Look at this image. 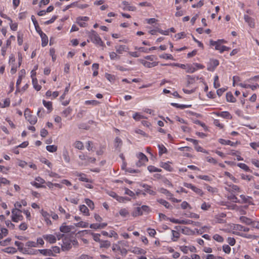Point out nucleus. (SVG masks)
I'll use <instances>...</instances> for the list:
<instances>
[{
  "instance_id": "052dcab7",
  "label": "nucleus",
  "mask_w": 259,
  "mask_h": 259,
  "mask_svg": "<svg viewBox=\"0 0 259 259\" xmlns=\"http://www.w3.org/2000/svg\"><path fill=\"white\" fill-rule=\"evenodd\" d=\"M30 184L32 186L36 187V188H46V186L41 185L40 184H39L38 182H31L30 183Z\"/></svg>"
},
{
  "instance_id": "393cba45",
  "label": "nucleus",
  "mask_w": 259,
  "mask_h": 259,
  "mask_svg": "<svg viewBox=\"0 0 259 259\" xmlns=\"http://www.w3.org/2000/svg\"><path fill=\"white\" fill-rule=\"evenodd\" d=\"M128 50V48L125 45H120L116 47V51L118 54H122L123 52H126Z\"/></svg>"
},
{
  "instance_id": "473e14b6",
  "label": "nucleus",
  "mask_w": 259,
  "mask_h": 259,
  "mask_svg": "<svg viewBox=\"0 0 259 259\" xmlns=\"http://www.w3.org/2000/svg\"><path fill=\"white\" fill-rule=\"evenodd\" d=\"M43 105L45 107H46L50 112H51L53 110L52 108V103L50 101H46L45 100L42 101Z\"/></svg>"
},
{
  "instance_id": "7ed1b4c3",
  "label": "nucleus",
  "mask_w": 259,
  "mask_h": 259,
  "mask_svg": "<svg viewBox=\"0 0 259 259\" xmlns=\"http://www.w3.org/2000/svg\"><path fill=\"white\" fill-rule=\"evenodd\" d=\"M22 211L17 208L13 209L12 210V220L14 222H18L19 221H22L23 217L21 214Z\"/></svg>"
},
{
  "instance_id": "8fccbe9b",
  "label": "nucleus",
  "mask_w": 259,
  "mask_h": 259,
  "mask_svg": "<svg viewBox=\"0 0 259 259\" xmlns=\"http://www.w3.org/2000/svg\"><path fill=\"white\" fill-rule=\"evenodd\" d=\"M213 239L218 242H223L224 241L223 237L217 234L213 236Z\"/></svg>"
},
{
  "instance_id": "6e6552de",
  "label": "nucleus",
  "mask_w": 259,
  "mask_h": 259,
  "mask_svg": "<svg viewBox=\"0 0 259 259\" xmlns=\"http://www.w3.org/2000/svg\"><path fill=\"white\" fill-rule=\"evenodd\" d=\"M89 18L87 16L78 17L76 19L77 23L81 27H85L87 24L83 21H88Z\"/></svg>"
},
{
  "instance_id": "20e7f679",
  "label": "nucleus",
  "mask_w": 259,
  "mask_h": 259,
  "mask_svg": "<svg viewBox=\"0 0 259 259\" xmlns=\"http://www.w3.org/2000/svg\"><path fill=\"white\" fill-rule=\"evenodd\" d=\"M72 240L65 237L63 240V243L61 245L62 249L63 251H68L72 247L71 244Z\"/></svg>"
},
{
  "instance_id": "49530a36",
  "label": "nucleus",
  "mask_w": 259,
  "mask_h": 259,
  "mask_svg": "<svg viewBox=\"0 0 259 259\" xmlns=\"http://www.w3.org/2000/svg\"><path fill=\"white\" fill-rule=\"evenodd\" d=\"M116 200L119 202H124L125 201H130V198L127 197H122L117 195Z\"/></svg>"
},
{
  "instance_id": "7c9ffc66",
  "label": "nucleus",
  "mask_w": 259,
  "mask_h": 259,
  "mask_svg": "<svg viewBox=\"0 0 259 259\" xmlns=\"http://www.w3.org/2000/svg\"><path fill=\"white\" fill-rule=\"evenodd\" d=\"M240 220L242 223L245 224L246 225H250L252 223L251 219L244 216L241 217L240 218Z\"/></svg>"
},
{
  "instance_id": "e433bc0d",
  "label": "nucleus",
  "mask_w": 259,
  "mask_h": 259,
  "mask_svg": "<svg viewBox=\"0 0 259 259\" xmlns=\"http://www.w3.org/2000/svg\"><path fill=\"white\" fill-rule=\"evenodd\" d=\"M32 84L34 88L37 91L40 90L41 87L37 83V79L32 78Z\"/></svg>"
},
{
  "instance_id": "6e6d98bb",
  "label": "nucleus",
  "mask_w": 259,
  "mask_h": 259,
  "mask_svg": "<svg viewBox=\"0 0 259 259\" xmlns=\"http://www.w3.org/2000/svg\"><path fill=\"white\" fill-rule=\"evenodd\" d=\"M205 188L207 189V190L211 193H215L217 192V189L215 188H213L207 184L205 185Z\"/></svg>"
},
{
  "instance_id": "6ab92c4d",
  "label": "nucleus",
  "mask_w": 259,
  "mask_h": 259,
  "mask_svg": "<svg viewBox=\"0 0 259 259\" xmlns=\"http://www.w3.org/2000/svg\"><path fill=\"white\" fill-rule=\"evenodd\" d=\"M226 190L229 192H240L241 191L240 188L237 185H231L229 186V188H226Z\"/></svg>"
},
{
  "instance_id": "5701e85b",
  "label": "nucleus",
  "mask_w": 259,
  "mask_h": 259,
  "mask_svg": "<svg viewBox=\"0 0 259 259\" xmlns=\"http://www.w3.org/2000/svg\"><path fill=\"white\" fill-rule=\"evenodd\" d=\"M76 176L79 177V180L82 182H89L90 180L87 178L86 175L82 173L77 172L76 175Z\"/></svg>"
},
{
  "instance_id": "412c9836",
  "label": "nucleus",
  "mask_w": 259,
  "mask_h": 259,
  "mask_svg": "<svg viewBox=\"0 0 259 259\" xmlns=\"http://www.w3.org/2000/svg\"><path fill=\"white\" fill-rule=\"evenodd\" d=\"M41 39V46L42 47H46L48 43V38L47 35L44 33L40 35Z\"/></svg>"
},
{
  "instance_id": "4be33fe9",
  "label": "nucleus",
  "mask_w": 259,
  "mask_h": 259,
  "mask_svg": "<svg viewBox=\"0 0 259 259\" xmlns=\"http://www.w3.org/2000/svg\"><path fill=\"white\" fill-rule=\"evenodd\" d=\"M210 45L211 46H214L215 47V49L216 50H218L220 51V52H221V47L222 46L221 45V44L220 42H219V41H213L212 40H210Z\"/></svg>"
},
{
  "instance_id": "9b49d317",
  "label": "nucleus",
  "mask_w": 259,
  "mask_h": 259,
  "mask_svg": "<svg viewBox=\"0 0 259 259\" xmlns=\"http://www.w3.org/2000/svg\"><path fill=\"white\" fill-rule=\"evenodd\" d=\"M218 141L222 145H230L233 147L236 146V145L239 143L238 141L235 143L231 141L230 140H227L223 139H219Z\"/></svg>"
},
{
  "instance_id": "dca6fc26",
  "label": "nucleus",
  "mask_w": 259,
  "mask_h": 259,
  "mask_svg": "<svg viewBox=\"0 0 259 259\" xmlns=\"http://www.w3.org/2000/svg\"><path fill=\"white\" fill-rule=\"evenodd\" d=\"M96 158L88 156L87 162H81L78 163L79 166H87L90 163H94L96 162Z\"/></svg>"
},
{
  "instance_id": "e2e57ef3",
  "label": "nucleus",
  "mask_w": 259,
  "mask_h": 259,
  "mask_svg": "<svg viewBox=\"0 0 259 259\" xmlns=\"http://www.w3.org/2000/svg\"><path fill=\"white\" fill-rule=\"evenodd\" d=\"M106 78L111 82H113L115 80V77L114 75L109 73H105Z\"/></svg>"
},
{
  "instance_id": "f257e3e1",
  "label": "nucleus",
  "mask_w": 259,
  "mask_h": 259,
  "mask_svg": "<svg viewBox=\"0 0 259 259\" xmlns=\"http://www.w3.org/2000/svg\"><path fill=\"white\" fill-rule=\"evenodd\" d=\"M88 35L90 40L93 43L101 47L104 46V42L96 31L94 30H91L88 32Z\"/></svg>"
},
{
  "instance_id": "864d4df0",
  "label": "nucleus",
  "mask_w": 259,
  "mask_h": 259,
  "mask_svg": "<svg viewBox=\"0 0 259 259\" xmlns=\"http://www.w3.org/2000/svg\"><path fill=\"white\" fill-rule=\"evenodd\" d=\"M115 146L116 148L120 147L122 145V142L121 139L118 137H116L115 139Z\"/></svg>"
},
{
  "instance_id": "0eeeda50",
  "label": "nucleus",
  "mask_w": 259,
  "mask_h": 259,
  "mask_svg": "<svg viewBox=\"0 0 259 259\" xmlns=\"http://www.w3.org/2000/svg\"><path fill=\"white\" fill-rule=\"evenodd\" d=\"M73 229H74V227L72 225L66 226V223H64L60 227V232L67 233L71 232Z\"/></svg>"
},
{
  "instance_id": "f8f14e48",
  "label": "nucleus",
  "mask_w": 259,
  "mask_h": 259,
  "mask_svg": "<svg viewBox=\"0 0 259 259\" xmlns=\"http://www.w3.org/2000/svg\"><path fill=\"white\" fill-rule=\"evenodd\" d=\"M233 229L236 231H243L245 232L249 231V229L248 227L243 226L239 224L234 225Z\"/></svg>"
},
{
  "instance_id": "39448f33",
  "label": "nucleus",
  "mask_w": 259,
  "mask_h": 259,
  "mask_svg": "<svg viewBox=\"0 0 259 259\" xmlns=\"http://www.w3.org/2000/svg\"><path fill=\"white\" fill-rule=\"evenodd\" d=\"M219 65V61L217 59H210L207 63V69L209 71H213Z\"/></svg>"
},
{
  "instance_id": "c85d7f7f",
  "label": "nucleus",
  "mask_w": 259,
  "mask_h": 259,
  "mask_svg": "<svg viewBox=\"0 0 259 259\" xmlns=\"http://www.w3.org/2000/svg\"><path fill=\"white\" fill-rule=\"evenodd\" d=\"M80 211L82 212L85 215L88 216L89 214V210L85 205H81L79 206Z\"/></svg>"
},
{
  "instance_id": "79ce46f5",
  "label": "nucleus",
  "mask_w": 259,
  "mask_h": 259,
  "mask_svg": "<svg viewBox=\"0 0 259 259\" xmlns=\"http://www.w3.org/2000/svg\"><path fill=\"white\" fill-rule=\"evenodd\" d=\"M192 191H194L195 193H196L197 194H198L201 196H202L204 194L202 190L201 189H200L195 186H194Z\"/></svg>"
},
{
  "instance_id": "c756f323",
  "label": "nucleus",
  "mask_w": 259,
  "mask_h": 259,
  "mask_svg": "<svg viewBox=\"0 0 259 259\" xmlns=\"http://www.w3.org/2000/svg\"><path fill=\"white\" fill-rule=\"evenodd\" d=\"M226 100L228 102L234 103L236 102V99L234 97L233 94L231 92L226 94Z\"/></svg>"
},
{
  "instance_id": "c9c22d12",
  "label": "nucleus",
  "mask_w": 259,
  "mask_h": 259,
  "mask_svg": "<svg viewBox=\"0 0 259 259\" xmlns=\"http://www.w3.org/2000/svg\"><path fill=\"white\" fill-rule=\"evenodd\" d=\"M171 105L173 107H176V108H180V109H185V108H188V107H190L191 106V105H184V104H179L178 103H171Z\"/></svg>"
},
{
  "instance_id": "2f4dec72",
  "label": "nucleus",
  "mask_w": 259,
  "mask_h": 259,
  "mask_svg": "<svg viewBox=\"0 0 259 259\" xmlns=\"http://www.w3.org/2000/svg\"><path fill=\"white\" fill-rule=\"evenodd\" d=\"M72 111V108L70 107H68L62 111V115L65 117H67L71 113Z\"/></svg>"
},
{
  "instance_id": "ea45409f",
  "label": "nucleus",
  "mask_w": 259,
  "mask_h": 259,
  "mask_svg": "<svg viewBox=\"0 0 259 259\" xmlns=\"http://www.w3.org/2000/svg\"><path fill=\"white\" fill-rule=\"evenodd\" d=\"M57 146L54 145L46 146V149L50 152H55L57 150Z\"/></svg>"
},
{
  "instance_id": "603ef678",
  "label": "nucleus",
  "mask_w": 259,
  "mask_h": 259,
  "mask_svg": "<svg viewBox=\"0 0 259 259\" xmlns=\"http://www.w3.org/2000/svg\"><path fill=\"white\" fill-rule=\"evenodd\" d=\"M211 207V205L208 203H206L205 202H204L201 206V208L203 210H208Z\"/></svg>"
},
{
  "instance_id": "5fc2aeb1",
  "label": "nucleus",
  "mask_w": 259,
  "mask_h": 259,
  "mask_svg": "<svg viewBox=\"0 0 259 259\" xmlns=\"http://www.w3.org/2000/svg\"><path fill=\"white\" fill-rule=\"evenodd\" d=\"M143 214V211L141 210L140 207H138L136 208L135 211L133 213V215L134 216H139Z\"/></svg>"
},
{
  "instance_id": "a19ab883",
  "label": "nucleus",
  "mask_w": 259,
  "mask_h": 259,
  "mask_svg": "<svg viewBox=\"0 0 259 259\" xmlns=\"http://www.w3.org/2000/svg\"><path fill=\"white\" fill-rule=\"evenodd\" d=\"M119 214L122 217H126L129 214V212L127 209L124 208L119 210Z\"/></svg>"
},
{
  "instance_id": "4d7b16f0",
  "label": "nucleus",
  "mask_w": 259,
  "mask_h": 259,
  "mask_svg": "<svg viewBox=\"0 0 259 259\" xmlns=\"http://www.w3.org/2000/svg\"><path fill=\"white\" fill-rule=\"evenodd\" d=\"M197 177L199 179L203 180L208 182L211 180V179L207 175H199L197 176Z\"/></svg>"
},
{
  "instance_id": "de8ad7c7",
  "label": "nucleus",
  "mask_w": 259,
  "mask_h": 259,
  "mask_svg": "<svg viewBox=\"0 0 259 259\" xmlns=\"http://www.w3.org/2000/svg\"><path fill=\"white\" fill-rule=\"evenodd\" d=\"M85 203L86 204L92 209L94 208V203L90 199L87 198L85 199Z\"/></svg>"
},
{
  "instance_id": "cd10ccee",
  "label": "nucleus",
  "mask_w": 259,
  "mask_h": 259,
  "mask_svg": "<svg viewBox=\"0 0 259 259\" xmlns=\"http://www.w3.org/2000/svg\"><path fill=\"white\" fill-rule=\"evenodd\" d=\"M111 245V243L110 241L108 240H101L100 242V248H109Z\"/></svg>"
},
{
  "instance_id": "f3484780",
  "label": "nucleus",
  "mask_w": 259,
  "mask_h": 259,
  "mask_svg": "<svg viewBox=\"0 0 259 259\" xmlns=\"http://www.w3.org/2000/svg\"><path fill=\"white\" fill-rule=\"evenodd\" d=\"M157 201L160 204L163 205L166 208L170 209L172 208V206L169 203V202L164 199H158Z\"/></svg>"
},
{
  "instance_id": "338daca9",
  "label": "nucleus",
  "mask_w": 259,
  "mask_h": 259,
  "mask_svg": "<svg viewBox=\"0 0 259 259\" xmlns=\"http://www.w3.org/2000/svg\"><path fill=\"white\" fill-rule=\"evenodd\" d=\"M109 56L111 60L118 59L120 57L118 56L115 52H112L109 53Z\"/></svg>"
},
{
  "instance_id": "774afa93",
  "label": "nucleus",
  "mask_w": 259,
  "mask_h": 259,
  "mask_svg": "<svg viewBox=\"0 0 259 259\" xmlns=\"http://www.w3.org/2000/svg\"><path fill=\"white\" fill-rule=\"evenodd\" d=\"M17 41L19 46H21L23 44V34L18 33L17 35Z\"/></svg>"
},
{
  "instance_id": "37998d69",
  "label": "nucleus",
  "mask_w": 259,
  "mask_h": 259,
  "mask_svg": "<svg viewBox=\"0 0 259 259\" xmlns=\"http://www.w3.org/2000/svg\"><path fill=\"white\" fill-rule=\"evenodd\" d=\"M171 233L172 235V241H177L178 239L180 237V233L176 231L175 230H171Z\"/></svg>"
},
{
  "instance_id": "c03bdc74",
  "label": "nucleus",
  "mask_w": 259,
  "mask_h": 259,
  "mask_svg": "<svg viewBox=\"0 0 259 259\" xmlns=\"http://www.w3.org/2000/svg\"><path fill=\"white\" fill-rule=\"evenodd\" d=\"M237 166L246 171H250L249 167L245 163H239L237 164Z\"/></svg>"
},
{
  "instance_id": "a211bd4d",
  "label": "nucleus",
  "mask_w": 259,
  "mask_h": 259,
  "mask_svg": "<svg viewBox=\"0 0 259 259\" xmlns=\"http://www.w3.org/2000/svg\"><path fill=\"white\" fill-rule=\"evenodd\" d=\"M240 197L242 200L241 203H248L249 204H252V198L251 197L245 196L244 195H240Z\"/></svg>"
},
{
  "instance_id": "4c0bfd02",
  "label": "nucleus",
  "mask_w": 259,
  "mask_h": 259,
  "mask_svg": "<svg viewBox=\"0 0 259 259\" xmlns=\"http://www.w3.org/2000/svg\"><path fill=\"white\" fill-rule=\"evenodd\" d=\"M158 147L159 149V154L161 155L163 153H167V149L163 145H158Z\"/></svg>"
},
{
  "instance_id": "13d9d810",
  "label": "nucleus",
  "mask_w": 259,
  "mask_h": 259,
  "mask_svg": "<svg viewBox=\"0 0 259 259\" xmlns=\"http://www.w3.org/2000/svg\"><path fill=\"white\" fill-rule=\"evenodd\" d=\"M186 69L187 72L190 73H193L196 70V69L191 65H187Z\"/></svg>"
},
{
  "instance_id": "09e8293b",
  "label": "nucleus",
  "mask_w": 259,
  "mask_h": 259,
  "mask_svg": "<svg viewBox=\"0 0 259 259\" xmlns=\"http://www.w3.org/2000/svg\"><path fill=\"white\" fill-rule=\"evenodd\" d=\"M159 57L160 58L165 59L167 60H174L173 56L171 55L168 54H163L162 55H160Z\"/></svg>"
},
{
  "instance_id": "0e129e2a",
  "label": "nucleus",
  "mask_w": 259,
  "mask_h": 259,
  "mask_svg": "<svg viewBox=\"0 0 259 259\" xmlns=\"http://www.w3.org/2000/svg\"><path fill=\"white\" fill-rule=\"evenodd\" d=\"M11 240V238H8L4 240L0 241V245L1 246H7L9 244V243H10Z\"/></svg>"
},
{
  "instance_id": "f704fd0d",
  "label": "nucleus",
  "mask_w": 259,
  "mask_h": 259,
  "mask_svg": "<svg viewBox=\"0 0 259 259\" xmlns=\"http://www.w3.org/2000/svg\"><path fill=\"white\" fill-rule=\"evenodd\" d=\"M132 252L134 253L138 254H145L146 253V251L145 250H144L142 248H139V247L134 248V249L133 250Z\"/></svg>"
},
{
  "instance_id": "69168bd1",
  "label": "nucleus",
  "mask_w": 259,
  "mask_h": 259,
  "mask_svg": "<svg viewBox=\"0 0 259 259\" xmlns=\"http://www.w3.org/2000/svg\"><path fill=\"white\" fill-rule=\"evenodd\" d=\"M124 190H125V192H124L125 194L129 195L130 196H131L132 197H135V193H134L132 191L130 190V189H128V188H125Z\"/></svg>"
},
{
  "instance_id": "1a4fd4ad",
  "label": "nucleus",
  "mask_w": 259,
  "mask_h": 259,
  "mask_svg": "<svg viewBox=\"0 0 259 259\" xmlns=\"http://www.w3.org/2000/svg\"><path fill=\"white\" fill-rule=\"evenodd\" d=\"M244 19L246 22L249 26L252 28H253L255 27V22L253 18L249 17V16L247 15H244Z\"/></svg>"
},
{
  "instance_id": "9d476101",
  "label": "nucleus",
  "mask_w": 259,
  "mask_h": 259,
  "mask_svg": "<svg viewBox=\"0 0 259 259\" xmlns=\"http://www.w3.org/2000/svg\"><path fill=\"white\" fill-rule=\"evenodd\" d=\"M43 238L50 243L53 244L56 242V237L52 234H46L43 235Z\"/></svg>"
},
{
  "instance_id": "a878e982",
  "label": "nucleus",
  "mask_w": 259,
  "mask_h": 259,
  "mask_svg": "<svg viewBox=\"0 0 259 259\" xmlns=\"http://www.w3.org/2000/svg\"><path fill=\"white\" fill-rule=\"evenodd\" d=\"M160 166L162 167L163 168L165 169V170L171 171L172 170V167L169 164V162H161L160 163Z\"/></svg>"
},
{
  "instance_id": "58836bf2",
  "label": "nucleus",
  "mask_w": 259,
  "mask_h": 259,
  "mask_svg": "<svg viewBox=\"0 0 259 259\" xmlns=\"http://www.w3.org/2000/svg\"><path fill=\"white\" fill-rule=\"evenodd\" d=\"M75 226L77 227H81V228H87L89 226V224L87 222L80 221L77 223H75Z\"/></svg>"
},
{
  "instance_id": "4468645a",
  "label": "nucleus",
  "mask_w": 259,
  "mask_h": 259,
  "mask_svg": "<svg viewBox=\"0 0 259 259\" xmlns=\"http://www.w3.org/2000/svg\"><path fill=\"white\" fill-rule=\"evenodd\" d=\"M140 62L144 66L148 68L155 67L158 65V62H153L151 63L147 61H145L144 60H141Z\"/></svg>"
},
{
  "instance_id": "3c124183",
  "label": "nucleus",
  "mask_w": 259,
  "mask_h": 259,
  "mask_svg": "<svg viewBox=\"0 0 259 259\" xmlns=\"http://www.w3.org/2000/svg\"><path fill=\"white\" fill-rule=\"evenodd\" d=\"M228 199L230 200H232L233 202L235 203H240V200L237 198V197L234 194H231L228 196Z\"/></svg>"
},
{
  "instance_id": "f03ea898",
  "label": "nucleus",
  "mask_w": 259,
  "mask_h": 259,
  "mask_svg": "<svg viewBox=\"0 0 259 259\" xmlns=\"http://www.w3.org/2000/svg\"><path fill=\"white\" fill-rule=\"evenodd\" d=\"M112 249L115 253V258L116 259H120V257L118 254V253H120L121 255L124 256H125L127 253L126 249L121 248L117 244H113Z\"/></svg>"
},
{
  "instance_id": "bb28decb",
  "label": "nucleus",
  "mask_w": 259,
  "mask_h": 259,
  "mask_svg": "<svg viewBox=\"0 0 259 259\" xmlns=\"http://www.w3.org/2000/svg\"><path fill=\"white\" fill-rule=\"evenodd\" d=\"M40 253L44 255H48V256H54V254H53L52 251H51V249H39L38 250Z\"/></svg>"
},
{
  "instance_id": "423d86ee",
  "label": "nucleus",
  "mask_w": 259,
  "mask_h": 259,
  "mask_svg": "<svg viewBox=\"0 0 259 259\" xmlns=\"http://www.w3.org/2000/svg\"><path fill=\"white\" fill-rule=\"evenodd\" d=\"M28 109L25 111L24 115L26 119L31 124H35L37 122V118L35 116L27 113Z\"/></svg>"
},
{
  "instance_id": "ddd939ff",
  "label": "nucleus",
  "mask_w": 259,
  "mask_h": 259,
  "mask_svg": "<svg viewBox=\"0 0 259 259\" xmlns=\"http://www.w3.org/2000/svg\"><path fill=\"white\" fill-rule=\"evenodd\" d=\"M142 187L145 188L144 190L146 192L151 195H155L156 192L152 189V187L147 184L142 185Z\"/></svg>"
},
{
  "instance_id": "72a5a7b5",
  "label": "nucleus",
  "mask_w": 259,
  "mask_h": 259,
  "mask_svg": "<svg viewBox=\"0 0 259 259\" xmlns=\"http://www.w3.org/2000/svg\"><path fill=\"white\" fill-rule=\"evenodd\" d=\"M3 251L5 252L8 253H15L17 252V250L15 248L13 247H8L3 249Z\"/></svg>"
},
{
  "instance_id": "a18cd8bd",
  "label": "nucleus",
  "mask_w": 259,
  "mask_h": 259,
  "mask_svg": "<svg viewBox=\"0 0 259 259\" xmlns=\"http://www.w3.org/2000/svg\"><path fill=\"white\" fill-rule=\"evenodd\" d=\"M74 146L75 148L79 150H82L83 149V143L80 141H76L74 144Z\"/></svg>"
},
{
  "instance_id": "aec40b11",
  "label": "nucleus",
  "mask_w": 259,
  "mask_h": 259,
  "mask_svg": "<svg viewBox=\"0 0 259 259\" xmlns=\"http://www.w3.org/2000/svg\"><path fill=\"white\" fill-rule=\"evenodd\" d=\"M63 157L66 163H69L70 161V158L69 156V154L68 151L64 148L63 150Z\"/></svg>"
},
{
  "instance_id": "680f3d73",
  "label": "nucleus",
  "mask_w": 259,
  "mask_h": 259,
  "mask_svg": "<svg viewBox=\"0 0 259 259\" xmlns=\"http://www.w3.org/2000/svg\"><path fill=\"white\" fill-rule=\"evenodd\" d=\"M160 192L167 196L171 197L172 196V194L167 189L164 188H161L160 190Z\"/></svg>"
},
{
  "instance_id": "b1692460",
  "label": "nucleus",
  "mask_w": 259,
  "mask_h": 259,
  "mask_svg": "<svg viewBox=\"0 0 259 259\" xmlns=\"http://www.w3.org/2000/svg\"><path fill=\"white\" fill-rule=\"evenodd\" d=\"M137 157L141 161L147 162L148 161V159L147 156L143 153L140 152L137 154Z\"/></svg>"
},
{
  "instance_id": "bf43d9fd",
  "label": "nucleus",
  "mask_w": 259,
  "mask_h": 259,
  "mask_svg": "<svg viewBox=\"0 0 259 259\" xmlns=\"http://www.w3.org/2000/svg\"><path fill=\"white\" fill-rule=\"evenodd\" d=\"M133 118L136 120H139L141 119L145 118V117L139 113H136L133 116Z\"/></svg>"
},
{
  "instance_id": "2eb2a0df",
  "label": "nucleus",
  "mask_w": 259,
  "mask_h": 259,
  "mask_svg": "<svg viewBox=\"0 0 259 259\" xmlns=\"http://www.w3.org/2000/svg\"><path fill=\"white\" fill-rule=\"evenodd\" d=\"M216 114L218 116H220L226 119H231L232 118L231 114L228 111H222L221 112H218Z\"/></svg>"
}]
</instances>
